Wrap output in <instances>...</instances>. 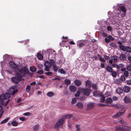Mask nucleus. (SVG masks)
Returning <instances> with one entry per match:
<instances>
[{
    "label": "nucleus",
    "mask_w": 131,
    "mask_h": 131,
    "mask_svg": "<svg viewBox=\"0 0 131 131\" xmlns=\"http://www.w3.org/2000/svg\"><path fill=\"white\" fill-rule=\"evenodd\" d=\"M125 78L124 75H122L120 77V79L122 81H124L125 80Z\"/></svg>",
    "instance_id": "50"
},
{
    "label": "nucleus",
    "mask_w": 131,
    "mask_h": 131,
    "mask_svg": "<svg viewBox=\"0 0 131 131\" xmlns=\"http://www.w3.org/2000/svg\"><path fill=\"white\" fill-rule=\"evenodd\" d=\"M31 114V113L30 112H26L24 113L23 115L25 116H28L30 115Z\"/></svg>",
    "instance_id": "55"
},
{
    "label": "nucleus",
    "mask_w": 131,
    "mask_h": 131,
    "mask_svg": "<svg viewBox=\"0 0 131 131\" xmlns=\"http://www.w3.org/2000/svg\"><path fill=\"white\" fill-rule=\"evenodd\" d=\"M115 131H131V127L123 125L115 127Z\"/></svg>",
    "instance_id": "1"
},
{
    "label": "nucleus",
    "mask_w": 131,
    "mask_h": 131,
    "mask_svg": "<svg viewBox=\"0 0 131 131\" xmlns=\"http://www.w3.org/2000/svg\"><path fill=\"white\" fill-rule=\"evenodd\" d=\"M37 73L39 74H41L43 73V71L42 70L38 71Z\"/></svg>",
    "instance_id": "48"
},
{
    "label": "nucleus",
    "mask_w": 131,
    "mask_h": 131,
    "mask_svg": "<svg viewBox=\"0 0 131 131\" xmlns=\"http://www.w3.org/2000/svg\"><path fill=\"white\" fill-rule=\"evenodd\" d=\"M30 86L29 85H28L26 88V91L29 92L30 90Z\"/></svg>",
    "instance_id": "45"
},
{
    "label": "nucleus",
    "mask_w": 131,
    "mask_h": 131,
    "mask_svg": "<svg viewBox=\"0 0 131 131\" xmlns=\"http://www.w3.org/2000/svg\"><path fill=\"white\" fill-rule=\"evenodd\" d=\"M9 118H7L6 119L3 120L1 122V124H3L6 122L9 119Z\"/></svg>",
    "instance_id": "35"
},
{
    "label": "nucleus",
    "mask_w": 131,
    "mask_h": 131,
    "mask_svg": "<svg viewBox=\"0 0 131 131\" xmlns=\"http://www.w3.org/2000/svg\"><path fill=\"white\" fill-rule=\"evenodd\" d=\"M123 90L121 88L119 87L116 89V93L119 94H120L123 92Z\"/></svg>",
    "instance_id": "11"
},
{
    "label": "nucleus",
    "mask_w": 131,
    "mask_h": 131,
    "mask_svg": "<svg viewBox=\"0 0 131 131\" xmlns=\"http://www.w3.org/2000/svg\"><path fill=\"white\" fill-rule=\"evenodd\" d=\"M126 13L123 12V13L121 14V16L123 17H124Z\"/></svg>",
    "instance_id": "64"
},
{
    "label": "nucleus",
    "mask_w": 131,
    "mask_h": 131,
    "mask_svg": "<svg viewBox=\"0 0 131 131\" xmlns=\"http://www.w3.org/2000/svg\"><path fill=\"white\" fill-rule=\"evenodd\" d=\"M112 59L115 61H117L119 59V58L116 56H113L111 57Z\"/></svg>",
    "instance_id": "31"
},
{
    "label": "nucleus",
    "mask_w": 131,
    "mask_h": 131,
    "mask_svg": "<svg viewBox=\"0 0 131 131\" xmlns=\"http://www.w3.org/2000/svg\"><path fill=\"white\" fill-rule=\"evenodd\" d=\"M39 127V125L38 124L36 125L34 128V130L35 131H37V130Z\"/></svg>",
    "instance_id": "36"
},
{
    "label": "nucleus",
    "mask_w": 131,
    "mask_h": 131,
    "mask_svg": "<svg viewBox=\"0 0 131 131\" xmlns=\"http://www.w3.org/2000/svg\"><path fill=\"white\" fill-rule=\"evenodd\" d=\"M125 51L128 52H131V48L129 47H126Z\"/></svg>",
    "instance_id": "32"
},
{
    "label": "nucleus",
    "mask_w": 131,
    "mask_h": 131,
    "mask_svg": "<svg viewBox=\"0 0 131 131\" xmlns=\"http://www.w3.org/2000/svg\"><path fill=\"white\" fill-rule=\"evenodd\" d=\"M15 76L16 78L19 79L20 81L21 79V77H22L21 76L20 74L18 73H16L15 74Z\"/></svg>",
    "instance_id": "22"
},
{
    "label": "nucleus",
    "mask_w": 131,
    "mask_h": 131,
    "mask_svg": "<svg viewBox=\"0 0 131 131\" xmlns=\"http://www.w3.org/2000/svg\"><path fill=\"white\" fill-rule=\"evenodd\" d=\"M120 83V81L119 79H116L115 81V83L116 84H119Z\"/></svg>",
    "instance_id": "57"
},
{
    "label": "nucleus",
    "mask_w": 131,
    "mask_h": 131,
    "mask_svg": "<svg viewBox=\"0 0 131 131\" xmlns=\"http://www.w3.org/2000/svg\"><path fill=\"white\" fill-rule=\"evenodd\" d=\"M75 85L77 86H80L81 84V81L79 80H75L74 82Z\"/></svg>",
    "instance_id": "15"
},
{
    "label": "nucleus",
    "mask_w": 131,
    "mask_h": 131,
    "mask_svg": "<svg viewBox=\"0 0 131 131\" xmlns=\"http://www.w3.org/2000/svg\"><path fill=\"white\" fill-rule=\"evenodd\" d=\"M102 35L103 36H105L106 37H107L108 36L107 34L105 32H103L102 34Z\"/></svg>",
    "instance_id": "62"
},
{
    "label": "nucleus",
    "mask_w": 131,
    "mask_h": 131,
    "mask_svg": "<svg viewBox=\"0 0 131 131\" xmlns=\"http://www.w3.org/2000/svg\"><path fill=\"white\" fill-rule=\"evenodd\" d=\"M25 70L26 73L27 74H29L30 73V72L29 71V70L26 68H25Z\"/></svg>",
    "instance_id": "61"
},
{
    "label": "nucleus",
    "mask_w": 131,
    "mask_h": 131,
    "mask_svg": "<svg viewBox=\"0 0 131 131\" xmlns=\"http://www.w3.org/2000/svg\"><path fill=\"white\" fill-rule=\"evenodd\" d=\"M93 95L95 97L100 96L102 94L99 91L97 90H95L93 92Z\"/></svg>",
    "instance_id": "10"
},
{
    "label": "nucleus",
    "mask_w": 131,
    "mask_h": 131,
    "mask_svg": "<svg viewBox=\"0 0 131 131\" xmlns=\"http://www.w3.org/2000/svg\"><path fill=\"white\" fill-rule=\"evenodd\" d=\"M106 69L108 72L110 73L113 71V69L111 65L107 66L106 68Z\"/></svg>",
    "instance_id": "14"
},
{
    "label": "nucleus",
    "mask_w": 131,
    "mask_h": 131,
    "mask_svg": "<svg viewBox=\"0 0 131 131\" xmlns=\"http://www.w3.org/2000/svg\"><path fill=\"white\" fill-rule=\"evenodd\" d=\"M44 65L46 67L48 68H50L51 67V64L49 61H46Z\"/></svg>",
    "instance_id": "21"
},
{
    "label": "nucleus",
    "mask_w": 131,
    "mask_h": 131,
    "mask_svg": "<svg viewBox=\"0 0 131 131\" xmlns=\"http://www.w3.org/2000/svg\"><path fill=\"white\" fill-rule=\"evenodd\" d=\"M94 106V104L93 103L91 102L88 104L87 105V107L88 108H92Z\"/></svg>",
    "instance_id": "25"
},
{
    "label": "nucleus",
    "mask_w": 131,
    "mask_h": 131,
    "mask_svg": "<svg viewBox=\"0 0 131 131\" xmlns=\"http://www.w3.org/2000/svg\"><path fill=\"white\" fill-rule=\"evenodd\" d=\"M123 100L124 102L126 103H129L130 102V100L129 96H125L124 99Z\"/></svg>",
    "instance_id": "13"
},
{
    "label": "nucleus",
    "mask_w": 131,
    "mask_h": 131,
    "mask_svg": "<svg viewBox=\"0 0 131 131\" xmlns=\"http://www.w3.org/2000/svg\"><path fill=\"white\" fill-rule=\"evenodd\" d=\"M119 48L122 50L123 51H125V47L124 46L120 45L119 46Z\"/></svg>",
    "instance_id": "37"
},
{
    "label": "nucleus",
    "mask_w": 131,
    "mask_h": 131,
    "mask_svg": "<svg viewBox=\"0 0 131 131\" xmlns=\"http://www.w3.org/2000/svg\"><path fill=\"white\" fill-rule=\"evenodd\" d=\"M76 105L77 107L79 108H82L83 107V104L81 102L78 103Z\"/></svg>",
    "instance_id": "27"
},
{
    "label": "nucleus",
    "mask_w": 131,
    "mask_h": 131,
    "mask_svg": "<svg viewBox=\"0 0 131 131\" xmlns=\"http://www.w3.org/2000/svg\"><path fill=\"white\" fill-rule=\"evenodd\" d=\"M64 83L66 85H68L71 84V81L68 79H66L64 80Z\"/></svg>",
    "instance_id": "24"
},
{
    "label": "nucleus",
    "mask_w": 131,
    "mask_h": 131,
    "mask_svg": "<svg viewBox=\"0 0 131 131\" xmlns=\"http://www.w3.org/2000/svg\"><path fill=\"white\" fill-rule=\"evenodd\" d=\"M73 115L72 114H68L65 116V117L67 118H71Z\"/></svg>",
    "instance_id": "43"
},
{
    "label": "nucleus",
    "mask_w": 131,
    "mask_h": 131,
    "mask_svg": "<svg viewBox=\"0 0 131 131\" xmlns=\"http://www.w3.org/2000/svg\"><path fill=\"white\" fill-rule=\"evenodd\" d=\"M37 56L38 58L40 60H42L43 58L42 56L40 53L38 52L37 53Z\"/></svg>",
    "instance_id": "23"
},
{
    "label": "nucleus",
    "mask_w": 131,
    "mask_h": 131,
    "mask_svg": "<svg viewBox=\"0 0 131 131\" xmlns=\"http://www.w3.org/2000/svg\"><path fill=\"white\" fill-rule=\"evenodd\" d=\"M12 125L14 126H17L18 124V123L16 121H12L11 122Z\"/></svg>",
    "instance_id": "30"
},
{
    "label": "nucleus",
    "mask_w": 131,
    "mask_h": 131,
    "mask_svg": "<svg viewBox=\"0 0 131 131\" xmlns=\"http://www.w3.org/2000/svg\"><path fill=\"white\" fill-rule=\"evenodd\" d=\"M123 90L125 92L128 93L130 91V88L128 86H125L124 87Z\"/></svg>",
    "instance_id": "19"
},
{
    "label": "nucleus",
    "mask_w": 131,
    "mask_h": 131,
    "mask_svg": "<svg viewBox=\"0 0 131 131\" xmlns=\"http://www.w3.org/2000/svg\"><path fill=\"white\" fill-rule=\"evenodd\" d=\"M105 95L106 97H108L110 96V92L108 91H107L105 94Z\"/></svg>",
    "instance_id": "46"
},
{
    "label": "nucleus",
    "mask_w": 131,
    "mask_h": 131,
    "mask_svg": "<svg viewBox=\"0 0 131 131\" xmlns=\"http://www.w3.org/2000/svg\"><path fill=\"white\" fill-rule=\"evenodd\" d=\"M11 80L14 83L17 84L18 83V82L20 81L15 77H12Z\"/></svg>",
    "instance_id": "9"
},
{
    "label": "nucleus",
    "mask_w": 131,
    "mask_h": 131,
    "mask_svg": "<svg viewBox=\"0 0 131 131\" xmlns=\"http://www.w3.org/2000/svg\"><path fill=\"white\" fill-rule=\"evenodd\" d=\"M118 122H119V123H121L122 124H124L125 122H124V121L123 120L122 118H121V119H119L118 120Z\"/></svg>",
    "instance_id": "58"
},
{
    "label": "nucleus",
    "mask_w": 131,
    "mask_h": 131,
    "mask_svg": "<svg viewBox=\"0 0 131 131\" xmlns=\"http://www.w3.org/2000/svg\"><path fill=\"white\" fill-rule=\"evenodd\" d=\"M124 76L126 77H127L128 75V73L127 71H125L124 72Z\"/></svg>",
    "instance_id": "47"
},
{
    "label": "nucleus",
    "mask_w": 131,
    "mask_h": 131,
    "mask_svg": "<svg viewBox=\"0 0 131 131\" xmlns=\"http://www.w3.org/2000/svg\"><path fill=\"white\" fill-rule=\"evenodd\" d=\"M127 69L128 71H131V66L128 65L127 66Z\"/></svg>",
    "instance_id": "59"
},
{
    "label": "nucleus",
    "mask_w": 131,
    "mask_h": 131,
    "mask_svg": "<svg viewBox=\"0 0 131 131\" xmlns=\"http://www.w3.org/2000/svg\"><path fill=\"white\" fill-rule=\"evenodd\" d=\"M77 102L76 99L75 98H73L72 100V103L73 104H75Z\"/></svg>",
    "instance_id": "52"
},
{
    "label": "nucleus",
    "mask_w": 131,
    "mask_h": 131,
    "mask_svg": "<svg viewBox=\"0 0 131 131\" xmlns=\"http://www.w3.org/2000/svg\"><path fill=\"white\" fill-rule=\"evenodd\" d=\"M104 57L105 60H108L110 59V58L107 55L104 56Z\"/></svg>",
    "instance_id": "56"
},
{
    "label": "nucleus",
    "mask_w": 131,
    "mask_h": 131,
    "mask_svg": "<svg viewBox=\"0 0 131 131\" xmlns=\"http://www.w3.org/2000/svg\"><path fill=\"white\" fill-rule=\"evenodd\" d=\"M8 91L10 94L13 95L16 93L18 91V90L17 89L15 90L14 88H12L9 90Z\"/></svg>",
    "instance_id": "7"
},
{
    "label": "nucleus",
    "mask_w": 131,
    "mask_h": 131,
    "mask_svg": "<svg viewBox=\"0 0 131 131\" xmlns=\"http://www.w3.org/2000/svg\"><path fill=\"white\" fill-rule=\"evenodd\" d=\"M105 41L106 43H109V42L110 41V40L108 38L107 39L106 38L105 39Z\"/></svg>",
    "instance_id": "53"
},
{
    "label": "nucleus",
    "mask_w": 131,
    "mask_h": 131,
    "mask_svg": "<svg viewBox=\"0 0 131 131\" xmlns=\"http://www.w3.org/2000/svg\"><path fill=\"white\" fill-rule=\"evenodd\" d=\"M45 73L46 74L48 75H51L52 74V73L51 72H46Z\"/></svg>",
    "instance_id": "63"
},
{
    "label": "nucleus",
    "mask_w": 131,
    "mask_h": 131,
    "mask_svg": "<svg viewBox=\"0 0 131 131\" xmlns=\"http://www.w3.org/2000/svg\"><path fill=\"white\" fill-rule=\"evenodd\" d=\"M80 94V92L79 91H77L76 93L75 94V96L76 97H79Z\"/></svg>",
    "instance_id": "49"
},
{
    "label": "nucleus",
    "mask_w": 131,
    "mask_h": 131,
    "mask_svg": "<svg viewBox=\"0 0 131 131\" xmlns=\"http://www.w3.org/2000/svg\"><path fill=\"white\" fill-rule=\"evenodd\" d=\"M106 104H111L113 102V100L111 98L107 97L105 100Z\"/></svg>",
    "instance_id": "17"
},
{
    "label": "nucleus",
    "mask_w": 131,
    "mask_h": 131,
    "mask_svg": "<svg viewBox=\"0 0 131 131\" xmlns=\"http://www.w3.org/2000/svg\"><path fill=\"white\" fill-rule=\"evenodd\" d=\"M53 67V69L55 71H57L58 69V67L57 66H56V64L54 66H52Z\"/></svg>",
    "instance_id": "38"
},
{
    "label": "nucleus",
    "mask_w": 131,
    "mask_h": 131,
    "mask_svg": "<svg viewBox=\"0 0 131 131\" xmlns=\"http://www.w3.org/2000/svg\"><path fill=\"white\" fill-rule=\"evenodd\" d=\"M119 8L120 10L123 12L126 13V8L124 6H120Z\"/></svg>",
    "instance_id": "28"
},
{
    "label": "nucleus",
    "mask_w": 131,
    "mask_h": 131,
    "mask_svg": "<svg viewBox=\"0 0 131 131\" xmlns=\"http://www.w3.org/2000/svg\"><path fill=\"white\" fill-rule=\"evenodd\" d=\"M107 30L108 31H111L112 30V28L110 26H108L107 27Z\"/></svg>",
    "instance_id": "60"
},
{
    "label": "nucleus",
    "mask_w": 131,
    "mask_h": 131,
    "mask_svg": "<svg viewBox=\"0 0 131 131\" xmlns=\"http://www.w3.org/2000/svg\"><path fill=\"white\" fill-rule=\"evenodd\" d=\"M64 120V118L63 117L59 119L55 125L54 127V129L57 130H58L59 126L63 124Z\"/></svg>",
    "instance_id": "3"
},
{
    "label": "nucleus",
    "mask_w": 131,
    "mask_h": 131,
    "mask_svg": "<svg viewBox=\"0 0 131 131\" xmlns=\"http://www.w3.org/2000/svg\"><path fill=\"white\" fill-rule=\"evenodd\" d=\"M69 90L72 92H74L77 90V88L74 86L71 85L69 86Z\"/></svg>",
    "instance_id": "12"
},
{
    "label": "nucleus",
    "mask_w": 131,
    "mask_h": 131,
    "mask_svg": "<svg viewBox=\"0 0 131 131\" xmlns=\"http://www.w3.org/2000/svg\"><path fill=\"white\" fill-rule=\"evenodd\" d=\"M91 86L92 88L95 90L97 89V86L96 84H92V85Z\"/></svg>",
    "instance_id": "51"
},
{
    "label": "nucleus",
    "mask_w": 131,
    "mask_h": 131,
    "mask_svg": "<svg viewBox=\"0 0 131 131\" xmlns=\"http://www.w3.org/2000/svg\"><path fill=\"white\" fill-rule=\"evenodd\" d=\"M17 69H18L19 71V72L20 74L21 75V77H25L26 74L25 72L24 69L21 68L20 69H19L18 68H17Z\"/></svg>",
    "instance_id": "6"
},
{
    "label": "nucleus",
    "mask_w": 131,
    "mask_h": 131,
    "mask_svg": "<svg viewBox=\"0 0 131 131\" xmlns=\"http://www.w3.org/2000/svg\"><path fill=\"white\" fill-rule=\"evenodd\" d=\"M125 110H122L118 112L116 115L113 116L112 117L113 118H115L119 117L121 115L124 114L125 113Z\"/></svg>",
    "instance_id": "5"
},
{
    "label": "nucleus",
    "mask_w": 131,
    "mask_h": 131,
    "mask_svg": "<svg viewBox=\"0 0 131 131\" xmlns=\"http://www.w3.org/2000/svg\"><path fill=\"white\" fill-rule=\"evenodd\" d=\"M85 84L86 87L90 88L92 85V82L90 81L87 80L85 82Z\"/></svg>",
    "instance_id": "16"
},
{
    "label": "nucleus",
    "mask_w": 131,
    "mask_h": 131,
    "mask_svg": "<svg viewBox=\"0 0 131 131\" xmlns=\"http://www.w3.org/2000/svg\"><path fill=\"white\" fill-rule=\"evenodd\" d=\"M110 45L112 47L116 48V45L113 43H110Z\"/></svg>",
    "instance_id": "44"
},
{
    "label": "nucleus",
    "mask_w": 131,
    "mask_h": 131,
    "mask_svg": "<svg viewBox=\"0 0 131 131\" xmlns=\"http://www.w3.org/2000/svg\"><path fill=\"white\" fill-rule=\"evenodd\" d=\"M120 60H125L126 59V57L125 55L123 54H121L119 57Z\"/></svg>",
    "instance_id": "18"
},
{
    "label": "nucleus",
    "mask_w": 131,
    "mask_h": 131,
    "mask_svg": "<svg viewBox=\"0 0 131 131\" xmlns=\"http://www.w3.org/2000/svg\"><path fill=\"white\" fill-rule=\"evenodd\" d=\"M47 96L49 97L53 96L55 95L54 93L53 92H48L47 93Z\"/></svg>",
    "instance_id": "26"
},
{
    "label": "nucleus",
    "mask_w": 131,
    "mask_h": 131,
    "mask_svg": "<svg viewBox=\"0 0 131 131\" xmlns=\"http://www.w3.org/2000/svg\"><path fill=\"white\" fill-rule=\"evenodd\" d=\"M79 46L80 48H81L85 46L84 44L82 42H79Z\"/></svg>",
    "instance_id": "42"
},
{
    "label": "nucleus",
    "mask_w": 131,
    "mask_h": 131,
    "mask_svg": "<svg viewBox=\"0 0 131 131\" xmlns=\"http://www.w3.org/2000/svg\"><path fill=\"white\" fill-rule=\"evenodd\" d=\"M50 62L51 64V66L52 65V66H54L56 64L55 62L53 59H51L50 60Z\"/></svg>",
    "instance_id": "34"
},
{
    "label": "nucleus",
    "mask_w": 131,
    "mask_h": 131,
    "mask_svg": "<svg viewBox=\"0 0 131 131\" xmlns=\"http://www.w3.org/2000/svg\"><path fill=\"white\" fill-rule=\"evenodd\" d=\"M58 71L61 74H66L65 71L62 69H59Z\"/></svg>",
    "instance_id": "33"
},
{
    "label": "nucleus",
    "mask_w": 131,
    "mask_h": 131,
    "mask_svg": "<svg viewBox=\"0 0 131 131\" xmlns=\"http://www.w3.org/2000/svg\"><path fill=\"white\" fill-rule=\"evenodd\" d=\"M9 64L13 69H15L17 68V65L13 62L10 61L9 62Z\"/></svg>",
    "instance_id": "8"
},
{
    "label": "nucleus",
    "mask_w": 131,
    "mask_h": 131,
    "mask_svg": "<svg viewBox=\"0 0 131 131\" xmlns=\"http://www.w3.org/2000/svg\"><path fill=\"white\" fill-rule=\"evenodd\" d=\"M99 96L100 97V100L101 101L102 103L104 102L105 101V97L102 93Z\"/></svg>",
    "instance_id": "20"
},
{
    "label": "nucleus",
    "mask_w": 131,
    "mask_h": 131,
    "mask_svg": "<svg viewBox=\"0 0 131 131\" xmlns=\"http://www.w3.org/2000/svg\"><path fill=\"white\" fill-rule=\"evenodd\" d=\"M126 82L128 84L131 85V80L129 79L128 80H126Z\"/></svg>",
    "instance_id": "54"
},
{
    "label": "nucleus",
    "mask_w": 131,
    "mask_h": 131,
    "mask_svg": "<svg viewBox=\"0 0 131 131\" xmlns=\"http://www.w3.org/2000/svg\"><path fill=\"white\" fill-rule=\"evenodd\" d=\"M37 70V68L34 66H31L30 68V70L32 72L36 71Z\"/></svg>",
    "instance_id": "29"
},
{
    "label": "nucleus",
    "mask_w": 131,
    "mask_h": 131,
    "mask_svg": "<svg viewBox=\"0 0 131 131\" xmlns=\"http://www.w3.org/2000/svg\"><path fill=\"white\" fill-rule=\"evenodd\" d=\"M111 73L113 77L115 78L116 77L117 74L116 72H113V71Z\"/></svg>",
    "instance_id": "41"
},
{
    "label": "nucleus",
    "mask_w": 131,
    "mask_h": 131,
    "mask_svg": "<svg viewBox=\"0 0 131 131\" xmlns=\"http://www.w3.org/2000/svg\"><path fill=\"white\" fill-rule=\"evenodd\" d=\"M11 96L10 94L9 93H6L4 94H2L0 95V99L7 100Z\"/></svg>",
    "instance_id": "4"
},
{
    "label": "nucleus",
    "mask_w": 131,
    "mask_h": 131,
    "mask_svg": "<svg viewBox=\"0 0 131 131\" xmlns=\"http://www.w3.org/2000/svg\"><path fill=\"white\" fill-rule=\"evenodd\" d=\"M80 125H75V127L77 129V131H80Z\"/></svg>",
    "instance_id": "39"
},
{
    "label": "nucleus",
    "mask_w": 131,
    "mask_h": 131,
    "mask_svg": "<svg viewBox=\"0 0 131 131\" xmlns=\"http://www.w3.org/2000/svg\"><path fill=\"white\" fill-rule=\"evenodd\" d=\"M107 38L109 39L110 40V41L111 40L113 41L114 40L115 38L112 37L110 35H109L107 37Z\"/></svg>",
    "instance_id": "40"
},
{
    "label": "nucleus",
    "mask_w": 131,
    "mask_h": 131,
    "mask_svg": "<svg viewBox=\"0 0 131 131\" xmlns=\"http://www.w3.org/2000/svg\"><path fill=\"white\" fill-rule=\"evenodd\" d=\"M79 90L84 95L86 96L89 95L91 91V90L90 89L88 88L84 89L81 88Z\"/></svg>",
    "instance_id": "2"
}]
</instances>
